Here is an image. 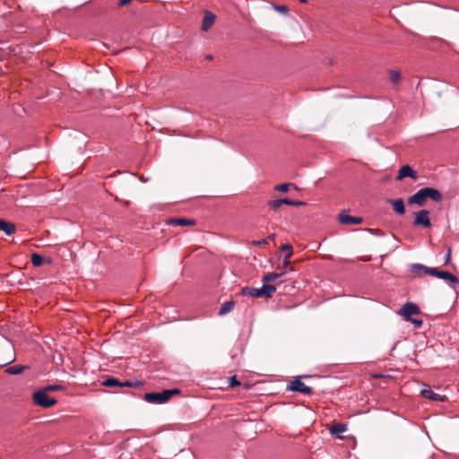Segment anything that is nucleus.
Returning <instances> with one entry per match:
<instances>
[{"label": "nucleus", "instance_id": "1", "mask_svg": "<svg viewBox=\"0 0 459 459\" xmlns=\"http://www.w3.org/2000/svg\"><path fill=\"white\" fill-rule=\"evenodd\" d=\"M442 198V194L437 189L432 187H423L417 191L414 195H411L408 198V203L410 204H418L420 206H423L425 205V203L428 199H430L434 202H440Z\"/></svg>", "mask_w": 459, "mask_h": 459}, {"label": "nucleus", "instance_id": "2", "mask_svg": "<svg viewBox=\"0 0 459 459\" xmlns=\"http://www.w3.org/2000/svg\"><path fill=\"white\" fill-rule=\"evenodd\" d=\"M178 389H167L160 393H146L144 400L150 403L161 404L168 402L174 394H178Z\"/></svg>", "mask_w": 459, "mask_h": 459}, {"label": "nucleus", "instance_id": "3", "mask_svg": "<svg viewBox=\"0 0 459 459\" xmlns=\"http://www.w3.org/2000/svg\"><path fill=\"white\" fill-rule=\"evenodd\" d=\"M33 402L43 408H50L57 403L55 398H51L42 388L33 394Z\"/></svg>", "mask_w": 459, "mask_h": 459}, {"label": "nucleus", "instance_id": "4", "mask_svg": "<svg viewBox=\"0 0 459 459\" xmlns=\"http://www.w3.org/2000/svg\"><path fill=\"white\" fill-rule=\"evenodd\" d=\"M429 275L449 281L455 284H459L458 278L447 271H439L437 268L431 267L429 269Z\"/></svg>", "mask_w": 459, "mask_h": 459}, {"label": "nucleus", "instance_id": "5", "mask_svg": "<svg viewBox=\"0 0 459 459\" xmlns=\"http://www.w3.org/2000/svg\"><path fill=\"white\" fill-rule=\"evenodd\" d=\"M420 314V307L412 303V302H407L405 303L400 311V315L403 316V319L405 321L411 320L412 318L411 316L414 315Z\"/></svg>", "mask_w": 459, "mask_h": 459}, {"label": "nucleus", "instance_id": "6", "mask_svg": "<svg viewBox=\"0 0 459 459\" xmlns=\"http://www.w3.org/2000/svg\"><path fill=\"white\" fill-rule=\"evenodd\" d=\"M302 377H298L294 380H292L289 385V389L293 392H298L303 394H311L312 389L311 387L306 385L301 381Z\"/></svg>", "mask_w": 459, "mask_h": 459}, {"label": "nucleus", "instance_id": "7", "mask_svg": "<svg viewBox=\"0 0 459 459\" xmlns=\"http://www.w3.org/2000/svg\"><path fill=\"white\" fill-rule=\"evenodd\" d=\"M429 212L428 210H421L416 213L413 224L416 226H422L424 228H429L431 226L430 220L429 218Z\"/></svg>", "mask_w": 459, "mask_h": 459}, {"label": "nucleus", "instance_id": "8", "mask_svg": "<svg viewBox=\"0 0 459 459\" xmlns=\"http://www.w3.org/2000/svg\"><path fill=\"white\" fill-rule=\"evenodd\" d=\"M102 385L107 387H133L134 386V384L132 382L126 380L124 382L119 381L117 378L114 377H108L106 380L103 381ZM139 383H136L135 385H138Z\"/></svg>", "mask_w": 459, "mask_h": 459}, {"label": "nucleus", "instance_id": "9", "mask_svg": "<svg viewBox=\"0 0 459 459\" xmlns=\"http://www.w3.org/2000/svg\"><path fill=\"white\" fill-rule=\"evenodd\" d=\"M240 294L251 298L264 297L263 286L259 289L254 287H244L240 290Z\"/></svg>", "mask_w": 459, "mask_h": 459}, {"label": "nucleus", "instance_id": "10", "mask_svg": "<svg viewBox=\"0 0 459 459\" xmlns=\"http://www.w3.org/2000/svg\"><path fill=\"white\" fill-rule=\"evenodd\" d=\"M339 221L342 224L344 225H358L362 222V218L351 216L349 214L342 212L339 215Z\"/></svg>", "mask_w": 459, "mask_h": 459}, {"label": "nucleus", "instance_id": "11", "mask_svg": "<svg viewBox=\"0 0 459 459\" xmlns=\"http://www.w3.org/2000/svg\"><path fill=\"white\" fill-rule=\"evenodd\" d=\"M167 224L171 226H194L195 221L191 219L186 218H169L167 220Z\"/></svg>", "mask_w": 459, "mask_h": 459}, {"label": "nucleus", "instance_id": "12", "mask_svg": "<svg viewBox=\"0 0 459 459\" xmlns=\"http://www.w3.org/2000/svg\"><path fill=\"white\" fill-rule=\"evenodd\" d=\"M407 177H410L413 179H416L418 178L417 173L409 165H404L399 169L396 179L402 180L403 178Z\"/></svg>", "mask_w": 459, "mask_h": 459}, {"label": "nucleus", "instance_id": "13", "mask_svg": "<svg viewBox=\"0 0 459 459\" xmlns=\"http://www.w3.org/2000/svg\"><path fill=\"white\" fill-rule=\"evenodd\" d=\"M421 394L424 398L429 399L435 402H444L446 400L445 395L435 393L429 387L421 390Z\"/></svg>", "mask_w": 459, "mask_h": 459}, {"label": "nucleus", "instance_id": "14", "mask_svg": "<svg viewBox=\"0 0 459 459\" xmlns=\"http://www.w3.org/2000/svg\"><path fill=\"white\" fill-rule=\"evenodd\" d=\"M216 16L212 13L211 12H205L203 22H202V27L201 29L204 31H207L211 29V27L213 25L215 22Z\"/></svg>", "mask_w": 459, "mask_h": 459}, {"label": "nucleus", "instance_id": "15", "mask_svg": "<svg viewBox=\"0 0 459 459\" xmlns=\"http://www.w3.org/2000/svg\"><path fill=\"white\" fill-rule=\"evenodd\" d=\"M281 250L288 249V254L284 255L283 262H282V268L287 269L290 268V270H292V266L290 264V257L293 255V249L291 245L290 244H284L281 247Z\"/></svg>", "mask_w": 459, "mask_h": 459}, {"label": "nucleus", "instance_id": "16", "mask_svg": "<svg viewBox=\"0 0 459 459\" xmlns=\"http://www.w3.org/2000/svg\"><path fill=\"white\" fill-rule=\"evenodd\" d=\"M388 203L392 204L394 211L397 214L403 215L405 212V206L402 198L390 199L388 200Z\"/></svg>", "mask_w": 459, "mask_h": 459}, {"label": "nucleus", "instance_id": "17", "mask_svg": "<svg viewBox=\"0 0 459 459\" xmlns=\"http://www.w3.org/2000/svg\"><path fill=\"white\" fill-rule=\"evenodd\" d=\"M15 225L13 222L0 220V230L4 231L6 235L11 236L15 232Z\"/></svg>", "mask_w": 459, "mask_h": 459}, {"label": "nucleus", "instance_id": "18", "mask_svg": "<svg viewBox=\"0 0 459 459\" xmlns=\"http://www.w3.org/2000/svg\"><path fill=\"white\" fill-rule=\"evenodd\" d=\"M431 267H427L423 264H414L411 265V272L417 275H422L423 273L429 274V269Z\"/></svg>", "mask_w": 459, "mask_h": 459}, {"label": "nucleus", "instance_id": "19", "mask_svg": "<svg viewBox=\"0 0 459 459\" xmlns=\"http://www.w3.org/2000/svg\"><path fill=\"white\" fill-rule=\"evenodd\" d=\"M347 430V425L343 423H334L332 425L330 429V432L332 435L339 436L342 433H344Z\"/></svg>", "mask_w": 459, "mask_h": 459}, {"label": "nucleus", "instance_id": "20", "mask_svg": "<svg viewBox=\"0 0 459 459\" xmlns=\"http://www.w3.org/2000/svg\"><path fill=\"white\" fill-rule=\"evenodd\" d=\"M234 306L235 302L232 300L224 302L221 307L220 308L219 315L222 316L230 312L233 309Z\"/></svg>", "mask_w": 459, "mask_h": 459}, {"label": "nucleus", "instance_id": "21", "mask_svg": "<svg viewBox=\"0 0 459 459\" xmlns=\"http://www.w3.org/2000/svg\"><path fill=\"white\" fill-rule=\"evenodd\" d=\"M283 273H268L264 275L263 281L268 282V281H274L281 276H282Z\"/></svg>", "mask_w": 459, "mask_h": 459}, {"label": "nucleus", "instance_id": "22", "mask_svg": "<svg viewBox=\"0 0 459 459\" xmlns=\"http://www.w3.org/2000/svg\"><path fill=\"white\" fill-rule=\"evenodd\" d=\"M264 298H271L273 293L276 290V287L271 284H264L263 285Z\"/></svg>", "mask_w": 459, "mask_h": 459}, {"label": "nucleus", "instance_id": "23", "mask_svg": "<svg viewBox=\"0 0 459 459\" xmlns=\"http://www.w3.org/2000/svg\"><path fill=\"white\" fill-rule=\"evenodd\" d=\"M31 263L34 266L39 267L43 264V257L37 253H33L31 255Z\"/></svg>", "mask_w": 459, "mask_h": 459}, {"label": "nucleus", "instance_id": "24", "mask_svg": "<svg viewBox=\"0 0 459 459\" xmlns=\"http://www.w3.org/2000/svg\"><path fill=\"white\" fill-rule=\"evenodd\" d=\"M42 389H44L48 394L49 392L62 391L65 389V387L62 385H48Z\"/></svg>", "mask_w": 459, "mask_h": 459}, {"label": "nucleus", "instance_id": "25", "mask_svg": "<svg viewBox=\"0 0 459 459\" xmlns=\"http://www.w3.org/2000/svg\"><path fill=\"white\" fill-rule=\"evenodd\" d=\"M389 79L394 84H396L401 79V74L397 71H391L389 73Z\"/></svg>", "mask_w": 459, "mask_h": 459}, {"label": "nucleus", "instance_id": "26", "mask_svg": "<svg viewBox=\"0 0 459 459\" xmlns=\"http://www.w3.org/2000/svg\"><path fill=\"white\" fill-rule=\"evenodd\" d=\"M267 204L273 211H277L282 205L281 204L280 199L269 200Z\"/></svg>", "mask_w": 459, "mask_h": 459}, {"label": "nucleus", "instance_id": "27", "mask_svg": "<svg viewBox=\"0 0 459 459\" xmlns=\"http://www.w3.org/2000/svg\"><path fill=\"white\" fill-rule=\"evenodd\" d=\"M291 186H292V184H290V183L276 185L274 186V190L280 191V192H287V191H289V189Z\"/></svg>", "mask_w": 459, "mask_h": 459}, {"label": "nucleus", "instance_id": "28", "mask_svg": "<svg viewBox=\"0 0 459 459\" xmlns=\"http://www.w3.org/2000/svg\"><path fill=\"white\" fill-rule=\"evenodd\" d=\"M274 9L277 10L278 12L283 13V14H287L290 11L289 7L287 5H278V4H274L273 5Z\"/></svg>", "mask_w": 459, "mask_h": 459}, {"label": "nucleus", "instance_id": "29", "mask_svg": "<svg viewBox=\"0 0 459 459\" xmlns=\"http://www.w3.org/2000/svg\"><path fill=\"white\" fill-rule=\"evenodd\" d=\"M251 243H252V245L256 246V247L265 246L268 244V238H263L260 240H253Z\"/></svg>", "mask_w": 459, "mask_h": 459}, {"label": "nucleus", "instance_id": "30", "mask_svg": "<svg viewBox=\"0 0 459 459\" xmlns=\"http://www.w3.org/2000/svg\"><path fill=\"white\" fill-rule=\"evenodd\" d=\"M407 321L413 324L415 328H420L423 324V321L421 319H417V318H411V320H407Z\"/></svg>", "mask_w": 459, "mask_h": 459}, {"label": "nucleus", "instance_id": "31", "mask_svg": "<svg viewBox=\"0 0 459 459\" xmlns=\"http://www.w3.org/2000/svg\"><path fill=\"white\" fill-rule=\"evenodd\" d=\"M22 371V368L18 366L11 367L8 368V372L11 374H20Z\"/></svg>", "mask_w": 459, "mask_h": 459}, {"label": "nucleus", "instance_id": "32", "mask_svg": "<svg viewBox=\"0 0 459 459\" xmlns=\"http://www.w3.org/2000/svg\"><path fill=\"white\" fill-rule=\"evenodd\" d=\"M450 260H451V249L448 248L447 253L446 254V256H445V264H448L450 263Z\"/></svg>", "mask_w": 459, "mask_h": 459}, {"label": "nucleus", "instance_id": "33", "mask_svg": "<svg viewBox=\"0 0 459 459\" xmlns=\"http://www.w3.org/2000/svg\"><path fill=\"white\" fill-rule=\"evenodd\" d=\"M305 204H306V203L303 201L291 200V206H302Z\"/></svg>", "mask_w": 459, "mask_h": 459}, {"label": "nucleus", "instance_id": "34", "mask_svg": "<svg viewBox=\"0 0 459 459\" xmlns=\"http://www.w3.org/2000/svg\"><path fill=\"white\" fill-rule=\"evenodd\" d=\"M281 204H286L291 206V200L289 198H281L280 199Z\"/></svg>", "mask_w": 459, "mask_h": 459}, {"label": "nucleus", "instance_id": "35", "mask_svg": "<svg viewBox=\"0 0 459 459\" xmlns=\"http://www.w3.org/2000/svg\"><path fill=\"white\" fill-rule=\"evenodd\" d=\"M133 0H119L117 3L118 7H122L129 3H131Z\"/></svg>", "mask_w": 459, "mask_h": 459}, {"label": "nucleus", "instance_id": "36", "mask_svg": "<svg viewBox=\"0 0 459 459\" xmlns=\"http://www.w3.org/2000/svg\"><path fill=\"white\" fill-rule=\"evenodd\" d=\"M239 385V382L236 379L235 377L230 378V385L231 386H235V385Z\"/></svg>", "mask_w": 459, "mask_h": 459}, {"label": "nucleus", "instance_id": "37", "mask_svg": "<svg viewBox=\"0 0 459 459\" xmlns=\"http://www.w3.org/2000/svg\"><path fill=\"white\" fill-rule=\"evenodd\" d=\"M274 238H275V234H271L266 238H268V242H269L270 240H273Z\"/></svg>", "mask_w": 459, "mask_h": 459}, {"label": "nucleus", "instance_id": "38", "mask_svg": "<svg viewBox=\"0 0 459 459\" xmlns=\"http://www.w3.org/2000/svg\"><path fill=\"white\" fill-rule=\"evenodd\" d=\"M212 58V56L211 55H208V56H206V59L211 60Z\"/></svg>", "mask_w": 459, "mask_h": 459}, {"label": "nucleus", "instance_id": "39", "mask_svg": "<svg viewBox=\"0 0 459 459\" xmlns=\"http://www.w3.org/2000/svg\"><path fill=\"white\" fill-rule=\"evenodd\" d=\"M281 251L284 253V255L288 254V249H284V250H281Z\"/></svg>", "mask_w": 459, "mask_h": 459}, {"label": "nucleus", "instance_id": "40", "mask_svg": "<svg viewBox=\"0 0 459 459\" xmlns=\"http://www.w3.org/2000/svg\"><path fill=\"white\" fill-rule=\"evenodd\" d=\"M301 3H307V0H299Z\"/></svg>", "mask_w": 459, "mask_h": 459}]
</instances>
